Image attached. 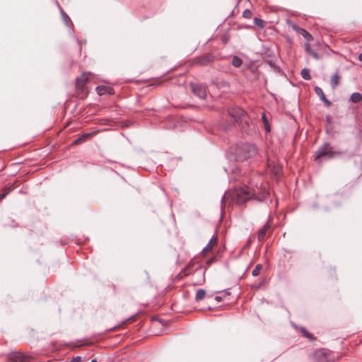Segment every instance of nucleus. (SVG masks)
<instances>
[{"instance_id": "obj_36", "label": "nucleus", "mask_w": 362, "mask_h": 362, "mask_svg": "<svg viewBox=\"0 0 362 362\" xmlns=\"http://www.w3.org/2000/svg\"><path fill=\"white\" fill-rule=\"evenodd\" d=\"M62 14L63 16H66V18H69L68 16L64 12V11H62Z\"/></svg>"}, {"instance_id": "obj_28", "label": "nucleus", "mask_w": 362, "mask_h": 362, "mask_svg": "<svg viewBox=\"0 0 362 362\" xmlns=\"http://www.w3.org/2000/svg\"><path fill=\"white\" fill-rule=\"evenodd\" d=\"M82 361V358L81 356H75V357H73L69 362H81Z\"/></svg>"}, {"instance_id": "obj_4", "label": "nucleus", "mask_w": 362, "mask_h": 362, "mask_svg": "<svg viewBox=\"0 0 362 362\" xmlns=\"http://www.w3.org/2000/svg\"><path fill=\"white\" fill-rule=\"evenodd\" d=\"M316 362H335V356L329 350L320 349L314 353Z\"/></svg>"}, {"instance_id": "obj_23", "label": "nucleus", "mask_w": 362, "mask_h": 362, "mask_svg": "<svg viewBox=\"0 0 362 362\" xmlns=\"http://www.w3.org/2000/svg\"><path fill=\"white\" fill-rule=\"evenodd\" d=\"M300 75H301L302 78L305 80L308 81V80L311 79L310 69H308L307 68H304L301 70Z\"/></svg>"}, {"instance_id": "obj_18", "label": "nucleus", "mask_w": 362, "mask_h": 362, "mask_svg": "<svg viewBox=\"0 0 362 362\" xmlns=\"http://www.w3.org/2000/svg\"><path fill=\"white\" fill-rule=\"evenodd\" d=\"M261 117H262V121L264 125V129H265L266 132H269L271 131V128H270V126L269 124V120H268L266 113L262 112Z\"/></svg>"}, {"instance_id": "obj_20", "label": "nucleus", "mask_w": 362, "mask_h": 362, "mask_svg": "<svg viewBox=\"0 0 362 362\" xmlns=\"http://www.w3.org/2000/svg\"><path fill=\"white\" fill-rule=\"evenodd\" d=\"M206 296V291L204 289H198L196 293L195 300L199 302L202 300Z\"/></svg>"}, {"instance_id": "obj_9", "label": "nucleus", "mask_w": 362, "mask_h": 362, "mask_svg": "<svg viewBox=\"0 0 362 362\" xmlns=\"http://www.w3.org/2000/svg\"><path fill=\"white\" fill-rule=\"evenodd\" d=\"M314 90L315 94L320 98V100H322L327 107H329L332 105V103L326 98L320 87L315 86Z\"/></svg>"}, {"instance_id": "obj_37", "label": "nucleus", "mask_w": 362, "mask_h": 362, "mask_svg": "<svg viewBox=\"0 0 362 362\" xmlns=\"http://www.w3.org/2000/svg\"><path fill=\"white\" fill-rule=\"evenodd\" d=\"M134 317V316L129 317V319L127 320V322L132 320Z\"/></svg>"}, {"instance_id": "obj_8", "label": "nucleus", "mask_w": 362, "mask_h": 362, "mask_svg": "<svg viewBox=\"0 0 362 362\" xmlns=\"http://www.w3.org/2000/svg\"><path fill=\"white\" fill-rule=\"evenodd\" d=\"M8 359L11 362H29V358L20 352L11 353Z\"/></svg>"}, {"instance_id": "obj_29", "label": "nucleus", "mask_w": 362, "mask_h": 362, "mask_svg": "<svg viewBox=\"0 0 362 362\" xmlns=\"http://www.w3.org/2000/svg\"><path fill=\"white\" fill-rule=\"evenodd\" d=\"M305 51H306L308 54H310V52H312V51H313V49H311V47H310V44H309V43H308V42L305 43Z\"/></svg>"}, {"instance_id": "obj_26", "label": "nucleus", "mask_w": 362, "mask_h": 362, "mask_svg": "<svg viewBox=\"0 0 362 362\" xmlns=\"http://www.w3.org/2000/svg\"><path fill=\"white\" fill-rule=\"evenodd\" d=\"M254 23L261 28H264L265 25V22L263 20L258 18H254Z\"/></svg>"}, {"instance_id": "obj_5", "label": "nucleus", "mask_w": 362, "mask_h": 362, "mask_svg": "<svg viewBox=\"0 0 362 362\" xmlns=\"http://www.w3.org/2000/svg\"><path fill=\"white\" fill-rule=\"evenodd\" d=\"M228 113L233 119V122H238L244 119L246 112L238 106H234L228 109Z\"/></svg>"}, {"instance_id": "obj_1", "label": "nucleus", "mask_w": 362, "mask_h": 362, "mask_svg": "<svg viewBox=\"0 0 362 362\" xmlns=\"http://www.w3.org/2000/svg\"><path fill=\"white\" fill-rule=\"evenodd\" d=\"M257 152L255 145L249 143H240L236 145L235 156L237 161H244L252 156Z\"/></svg>"}, {"instance_id": "obj_34", "label": "nucleus", "mask_w": 362, "mask_h": 362, "mask_svg": "<svg viewBox=\"0 0 362 362\" xmlns=\"http://www.w3.org/2000/svg\"><path fill=\"white\" fill-rule=\"evenodd\" d=\"M226 194L223 195V197L221 199V204H223L224 200H225Z\"/></svg>"}, {"instance_id": "obj_17", "label": "nucleus", "mask_w": 362, "mask_h": 362, "mask_svg": "<svg viewBox=\"0 0 362 362\" xmlns=\"http://www.w3.org/2000/svg\"><path fill=\"white\" fill-rule=\"evenodd\" d=\"M350 100L352 103H358L362 100V95L358 92L354 93L351 95Z\"/></svg>"}, {"instance_id": "obj_16", "label": "nucleus", "mask_w": 362, "mask_h": 362, "mask_svg": "<svg viewBox=\"0 0 362 362\" xmlns=\"http://www.w3.org/2000/svg\"><path fill=\"white\" fill-rule=\"evenodd\" d=\"M95 134V132H93L91 133H87V134H83L82 136H81L79 138H78L77 139H76L74 142V144H81L83 141H85L88 138H89L90 136H91L92 135H93Z\"/></svg>"}, {"instance_id": "obj_22", "label": "nucleus", "mask_w": 362, "mask_h": 362, "mask_svg": "<svg viewBox=\"0 0 362 362\" xmlns=\"http://www.w3.org/2000/svg\"><path fill=\"white\" fill-rule=\"evenodd\" d=\"M230 292L229 291V289H227L226 291H221L220 292V295L218 296H216L215 297V300L217 301V302H221L223 300V299L224 298H226V296H230Z\"/></svg>"}, {"instance_id": "obj_39", "label": "nucleus", "mask_w": 362, "mask_h": 362, "mask_svg": "<svg viewBox=\"0 0 362 362\" xmlns=\"http://www.w3.org/2000/svg\"><path fill=\"white\" fill-rule=\"evenodd\" d=\"M90 362H98V361L95 358V359L91 360Z\"/></svg>"}, {"instance_id": "obj_19", "label": "nucleus", "mask_w": 362, "mask_h": 362, "mask_svg": "<svg viewBox=\"0 0 362 362\" xmlns=\"http://www.w3.org/2000/svg\"><path fill=\"white\" fill-rule=\"evenodd\" d=\"M231 64L233 66L238 68L243 64V59L238 56H233L232 58Z\"/></svg>"}, {"instance_id": "obj_27", "label": "nucleus", "mask_w": 362, "mask_h": 362, "mask_svg": "<svg viewBox=\"0 0 362 362\" xmlns=\"http://www.w3.org/2000/svg\"><path fill=\"white\" fill-rule=\"evenodd\" d=\"M252 11L250 9H245L243 13V16L245 18L250 19L252 18Z\"/></svg>"}, {"instance_id": "obj_14", "label": "nucleus", "mask_w": 362, "mask_h": 362, "mask_svg": "<svg viewBox=\"0 0 362 362\" xmlns=\"http://www.w3.org/2000/svg\"><path fill=\"white\" fill-rule=\"evenodd\" d=\"M218 238L216 235H213L209 240L208 244L203 248L202 252L207 253L212 250L213 247L216 245Z\"/></svg>"}, {"instance_id": "obj_12", "label": "nucleus", "mask_w": 362, "mask_h": 362, "mask_svg": "<svg viewBox=\"0 0 362 362\" xmlns=\"http://www.w3.org/2000/svg\"><path fill=\"white\" fill-rule=\"evenodd\" d=\"M271 228V225L269 221H268L258 231H257V238L259 242L262 241L265 237L267 232Z\"/></svg>"}, {"instance_id": "obj_3", "label": "nucleus", "mask_w": 362, "mask_h": 362, "mask_svg": "<svg viewBox=\"0 0 362 362\" xmlns=\"http://www.w3.org/2000/svg\"><path fill=\"white\" fill-rule=\"evenodd\" d=\"M336 154H341V152L332 151V148L331 147L330 144L325 143L322 146H320L317 149L315 160H317L319 158L325 156H327L329 158H332Z\"/></svg>"}, {"instance_id": "obj_21", "label": "nucleus", "mask_w": 362, "mask_h": 362, "mask_svg": "<svg viewBox=\"0 0 362 362\" xmlns=\"http://www.w3.org/2000/svg\"><path fill=\"white\" fill-rule=\"evenodd\" d=\"M300 332L303 334V335L308 339L310 341H314L315 339V338L314 337V336L310 333L309 332L307 331V329L305 328V327H300Z\"/></svg>"}, {"instance_id": "obj_7", "label": "nucleus", "mask_w": 362, "mask_h": 362, "mask_svg": "<svg viewBox=\"0 0 362 362\" xmlns=\"http://www.w3.org/2000/svg\"><path fill=\"white\" fill-rule=\"evenodd\" d=\"M245 194H247L249 197H252L259 200L267 198L268 195V192L265 187L260 189H258L257 187V189H250L248 187L247 190L245 192Z\"/></svg>"}, {"instance_id": "obj_2", "label": "nucleus", "mask_w": 362, "mask_h": 362, "mask_svg": "<svg viewBox=\"0 0 362 362\" xmlns=\"http://www.w3.org/2000/svg\"><path fill=\"white\" fill-rule=\"evenodd\" d=\"M220 59V57L218 54H215L212 52H209L200 56L195 57L193 59L194 64H198L202 66H207L211 63L218 61Z\"/></svg>"}, {"instance_id": "obj_11", "label": "nucleus", "mask_w": 362, "mask_h": 362, "mask_svg": "<svg viewBox=\"0 0 362 362\" xmlns=\"http://www.w3.org/2000/svg\"><path fill=\"white\" fill-rule=\"evenodd\" d=\"M90 74H86L83 73L81 75L80 77L76 78V86L78 88H83L84 86L86 85V82L89 79V75Z\"/></svg>"}, {"instance_id": "obj_10", "label": "nucleus", "mask_w": 362, "mask_h": 362, "mask_svg": "<svg viewBox=\"0 0 362 362\" xmlns=\"http://www.w3.org/2000/svg\"><path fill=\"white\" fill-rule=\"evenodd\" d=\"M292 28L294 30H296L298 33L303 35V37L308 42L313 40V36L310 34L306 30L298 26L296 24H293Z\"/></svg>"}, {"instance_id": "obj_13", "label": "nucleus", "mask_w": 362, "mask_h": 362, "mask_svg": "<svg viewBox=\"0 0 362 362\" xmlns=\"http://www.w3.org/2000/svg\"><path fill=\"white\" fill-rule=\"evenodd\" d=\"M96 90L98 95H102L105 94L113 95L115 90L112 87L105 86H99L96 88Z\"/></svg>"}, {"instance_id": "obj_30", "label": "nucleus", "mask_w": 362, "mask_h": 362, "mask_svg": "<svg viewBox=\"0 0 362 362\" xmlns=\"http://www.w3.org/2000/svg\"><path fill=\"white\" fill-rule=\"evenodd\" d=\"M309 54H310L313 57H314L316 59H319V54L313 50L312 52H310V53Z\"/></svg>"}, {"instance_id": "obj_31", "label": "nucleus", "mask_w": 362, "mask_h": 362, "mask_svg": "<svg viewBox=\"0 0 362 362\" xmlns=\"http://www.w3.org/2000/svg\"><path fill=\"white\" fill-rule=\"evenodd\" d=\"M193 265H194V261H193V260H191V261L188 263V264H187V266L186 267V269H186V270H189V269H190L192 267H193Z\"/></svg>"}, {"instance_id": "obj_25", "label": "nucleus", "mask_w": 362, "mask_h": 362, "mask_svg": "<svg viewBox=\"0 0 362 362\" xmlns=\"http://www.w3.org/2000/svg\"><path fill=\"white\" fill-rule=\"evenodd\" d=\"M262 268V265L261 264H257L255 266V269L252 272V276H258Z\"/></svg>"}, {"instance_id": "obj_32", "label": "nucleus", "mask_w": 362, "mask_h": 362, "mask_svg": "<svg viewBox=\"0 0 362 362\" xmlns=\"http://www.w3.org/2000/svg\"><path fill=\"white\" fill-rule=\"evenodd\" d=\"M215 261V258H211L206 261V264L208 266L211 265Z\"/></svg>"}, {"instance_id": "obj_24", "label": "nucleus", "mask_w": 362, "mask_h": 362, "mask_svg": "<svg viewBox=\"0 0 362 362\" xmlns=\"http://www.w3.org/2000/svg\"><path fill=\"white\" fill-rule=\"evenodd\" d=\"M14 183L8 184L3 189V192L1 194H5V197L8 194V193L13 189Z\"/></svg>"}, {"instance_id": "obj_15", "label": "nucleus", "mask_w": 362, "mask_h": 362, "mask_svg": "<svg viewBox=\"0 0 362 362\" xmlns=\"http://www.w3.org/2000/svg\"><path fill=\"white\" fill-rule=\"evenodd\" d=\"M331 86L333 89H335L337 86H339L340 83V76L338 72H336L331 77Z\"/></svg>"}, {"instance_id": "obj_33", "label": "nucleus", "mask_w": 362, "mask_h": 362, "mask_svg": "<svg viewBox=\"0 0 362 362\" xmlns=\"http://www.w3.org/2000/svg\"><path fill=\"white\" fill-rule=\"evenodd\" d=\"M5 198V194H0V202Z\"/></svg>"}, {"instance_id": "obj_35", "label": "nucleus", "mask_w": 362, "mask_h": 362, "mask_svg": "<svg viewBox=\"0 0 362 362\" xmlns=\"http://www.w3.org/2000/svg\"><path fill=\"white\" fill-rule=\"evenodd\" d=\"M358 59L362 62V52L358 55Z\"/></svg>"}, {"instance_id": "obj_6", "label": "nucleus", "mask_w": 362, "mask_h": 362, "mask_svg": "<svg viewBox=\"0 0 362 362\" xmlns=\"http://www.w3.org/2000/svg\"><path fill=\"white\" fill-rule=\"evenodd\" d=\"M191 90L194 95L204 100L206 97V86L204 84L190 83Z\"/></svg>"}, {"instance_id": "obj_38", "label": "nucleus", "mask_w": 362, "mask_h": 362, "mask_svg": "<svg viewBox=\"0 0 362 362\" xmlns=\"http://www.w3.org/2000/svg\"><path fill=\"white\" fill-rule=\"evenodd\" d=\"M223 43H226L227 42V39H226V38L223 39Z\"/></svg>"}]
</instances>
